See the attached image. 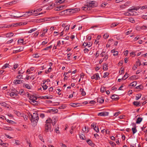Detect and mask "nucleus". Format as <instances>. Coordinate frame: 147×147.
Masks as SVG:
<instances>
[{
  "instance_id": "c85d7f7f",
  "label": "nucleus",
  "mask_w": 147,
  "mask_h": 147,
  "mask_svg": "<svg viewBox=\"0 0 147 147\" xmlns=\"http://www.w3.org/2000/svg\"><path fill=\"white\" fill-rule=\"evenodd\" d=\"M129 77V74L126 73L122 78H123V80H125Z\"/></svg>"
},
{
  "instance_id": "bf43d9fd",
  "label": "nucleus",
  "mask_w": 147,
  "mask_h": 147,
  "mask_svg": "<svg viewBox=\"0 0 147 147\" xmlns=\"http://www.w3.org/2000/svg\"><path fill=\"white\" fill-rule=\"evenodd\" d=\"M78 104L77 103H73L71 105V106L73 107H76L77 106Z\"/></svg>"
},
{
  "instance_id": "9d476101",
  "label": "nucleus",
  "mask_w": 147,
  "mask_h": 147,
  "mask_svg": "<svg viewBox=\"0 0 147 147\" xmlns=\"http://www.w3.org/2000/svg\"><path fill=\"white\" fill-rule=\"evenodd\" d=\"M0 104L1 106H3L4 107L7 108H9V105L5 102H3L1 103Z\"/></svg>"
},
{
  "instance_id": "69168bd1",
  "label": "nucleus",
  "mask_w": 147,
  "mask_h": 147,
  "mask_svg": "<svg viewBox=\"0 0 147 147\" xmlns=\"http://www.w3.org/2000/svg\"><path fill=\"white\" fill-rule=\"evenodd\" d=\"M89 50L87 48H85L84 49V51L85 53H86L88 52Z\"/></svg>"
},
{
  "instance_id": "1a4fd4ad",
  "label": "nucleus",
  "mask_w": 147,
  "mask_h": 147,
  "mask_svg": "<svg viewBox=\"0 0 147 147\" xmlns=\"http://www.w3.org/2000/svg\"><path fill=\"white\" fill-rule=\"evenodd\" d=\"M97 101L98 102L102 103L104 102V100L102 97H100L97 98Z\"/></svg>"
},
{
  "instance_id": "e2e57ef3",
  "label": "nucleus",
  "mask_w": 147,
  "mask_h": 147,
  "mask_svg": "<svg viewBox=\"0 0 147 147\" xmlns=\"http://www.w3.org/2000/svg\"><path fill=\"white\" fill-rule=\"evenodd\" d=\"M60 145L61 147H67L63 143H61L60 144Z\"/></svg>"
},
{
  "instance_id": "dca6fc26",
  "label": "nucleus",
  "mask_w": 147,
  "mask_h": 147,
  "mask_svg": "<svg viewBox=\"0 0 147 147\" xmlns=\"http://www.w3.org/2000/svg\"><path fill=\"white\" fill-rule=\"evenodd\" d=\"M21 82V80H14L13 83L15 84H20Z\"/></svg>"
},
{
  "instance_id": "0e129e2a",
  "label": "nucleus",
  "mask_w": 147,
  "mask_h": 147,
  "mask_svg": "<svg viewBox=\"0 0 147 147\" xmlns=\"http://www.w3.org/2000/svg\"><path fill=\"white\" fill-rule=\"evenodd\" d=\"M22 76L21 75H19L17 76L16 78L17 79H21L22 78Z\"/></svg>"
},
{
  "instance_id": "6e6d98bb",
  "label": "nucleus",
  "mask_w": 147,
  "mask_h": 147,
  "mask_svg": "<svg viewBox=\"0 0 147 147\" xmlns=\"http://www.w3.org/2000/svg\"><path fill=\"white\" fill-rule=\"evenodd\" d=\"M20 93L21 95H23L24 94V92L23 90H21L20 91Z\"/></svg>"
},
{
  "instance_id": "0eeeda50",
  "label": "nucleus",
  "mask_w": 147,
  "mask_h": 147,
  "mask_svg": "<svg viewBox=\"0 0 147 147\" xmlns=\"http://www.w3.org/2000/svg\"><path fill=\"white\" fill-rule=\"evenodd\" d=\"M66 7L64 5H59L57 7V9H56V11H59L61 10L65 9Z\"/></svg>"
},
{
  "instance_id": "4468645a",
  "label": "nucleus",
  "mask_w": 147,
  "mask_h": 147,
  "mask_svg": "<svg viewBox=\"0 0 147 147\" xmlns=\"http://www.w3.org/2000/svg\"><path fill=\"white\" fill-rule=\"evenodd\" d=\"M51 123H52L53 125H55L57 121V119L55 118H53L52 119H51Z\"/></svg>"
},
{
  "instance_id": "f704fd0d",
  "label": "nucleus",
  "mask_w": 147,
  "mask_h": 147,
  "mask_svg": "<svg viewBox=\"0 0 147 147\" xmlns=\"http://www.w3.org/2000/svg\"><path fill=\"white\" fill-rule=\"evenodd\" d=\"M87 142L88 143L90 146H92V144H93L92 142L90 140H88L87 141Z\"/></svg>"
},
{
  "instance_id": "864d4df0",
  "label": "nucleus",
  "mask_w": 147,
  "mask_h": 147,
  "mask_svg": "<svg viewBox=\"0 0 147 147\" xmlns=\"http://www.w3.org/2000/svg\"><path fill=\"white\" fill-rule=\"evenodd\" d=\"M147 8V5H145L141 7V9H146Z\"/></svg>"
},
{
  "instance_id": "2eb2a0df",
  "label": "nucleus",
  "mask_w": 147,
  "mask_h": 147,
  "mask_svg": "<svg viewBox=\"0 0 147 147\" xmlns=\"http://www.w3.org/2000/svg\"><path fill=\"white\" fill-rule=\"evenodd\" d=\"M139 9V8L138 7H132V8L130 9H128V11L130 12H132L133 10H137Z\"/></svg>"
},
{
  "instance_id": "7c9ffc66",
  "label": "nucleus",
  "mask_w": 147,
  "mask_h": 147,
  "mask_svg": "<svg viewBox=\"0 0 147 147\" xmlns=\"http://www.w3.org/2000/svg\"><path fill=\"white\" fill-rule=\"evenodd\" d=\"M94 130L97 133H98L99 131V129L98 126H95L94 127Z\"/></svg>"
},
{
  "instance_id": "ea45409f",
  "label": "nucleus",
  "mask_w": 147,
  "mask_h": 147,
  "mask_svg": "<svg viewBox=\"0 0 147 147\" xmlns=\"http://www.w3.org/2000/svg\"><path fill=\"white\" fill-rule=\"evenodd\" d=\"M109 36V34L108 33H106L105 34L103 35V37L105 39L108 38Z\"/></svg>"
},
{
  "instance_id": "37998d69",
  "label": "nucleus",
  "mask_w": 147,
  "mask_h": 147,
  "mask_svg": "<svg viewBox=\"0 0 147 147\" xmlns=\"http://www.w3.org/2000/svg\"><path fill=\"white\" fill-rule=\"evenodd\" d=\"M103 69L104 70H106L107 69V65L106 64H104L103 66Z\"/></svg>"
},
{
  "instance_id": "c756f323",
  "label": "nucleus",
  "mask_w": 147,
  "mask_h": 147,
  "mask_svg": "<svg viewBox=\"0 0 147 147\" xmlns=\"http://www.w3.org/2000/svg\"><path fill=\"white\" fill-rule=\"evenodd\" d=\"M56 3L61 4V3L64 2L65 0H55Z\"/></svg>"
},
{
  "instance_id": "393cba45",
  "label": "nucleus",
  "mask_w": 147,
  "mask_h": 147,
  "mask_svg": "<svg viewBox=\"0 0 147 147\" xmlns=\"http://www.w3.org/2000/svg\"><path fill=\"white\" fill-rule=\"evenodd\" d=\"M17 94L13 92H11L10 93V96L13 97L15 98L17 96Z\"/></svg>"
},
{
  "instance_id": "cd10ccee",
  "label": "nucleus",
  "mask_w": 147,
  "mask_h": 147,
  "mask_svg": "<svg viewBox=\"0 0 147 147\" xmlns=\"http://www.w3.org/2000/svg\"><path fill=\"white\" fill-rule=\"evenodd\" d=\"M25 85V86L26 88L28 89H31V86L29 84H24V85Z\"/></svg>"
},
{
  "instance_id": "b1692460",
  "label": "nucleus",
  "mask_w": 147,
  "mask_h": 147,
  "mask_svg": "<svg viewBox=\"0 0 147 147\" xmlns=\"http://www.w3.org/2000/svg\"><path fill=\"white\" fill-rule=\"evenodd\" d=\"M133 104L137 107H138L140 106V103L139 102L137 101H134L133 102Z\"/></svg>"
},
{
  "instance_id": "412c9836",
  "label": "nucleus",
  "mask_w": 147,
  "mask_h": 147,
  "mask_svg": "<svg viewBox=\"0 0 147 147\" xmlns=\"http://www.w3.org/2000/svg\"><path fill=\"white\" fill-rule=\"evenodd\" d=\"M79 10V9L78 8H76L74 9H72L71 11H69L70 12H72L73 13H75L77 11H78Z\"/></svg>"
},
{
  "instance_id": "aec40b11",
  "label": "nucleus",
  "mask_w": 147,
  "mask_h": 147,
  "mask_svg": "<svg viewBox=\"0 0 147 147\" xmlns=\"http://www.w3.org/2000/svg\"><path fill=\"white\" fill-rule=\"evenodd\" d=\"M119 23H114L111 24V28H114L117 26L119 24Z\"/></svg>"
},
{
  "instance_id": "5701e85b",
  "label": "nucleus",
  "mask_w": 147,
  "mask_h": 147,
  "mask_svg": "<svg viewBox=\"0 0 147 147\" xmlns=\"http://www.w3.org/2000/svg\"><path fill=\"white\" fill-rule=\"evenodd\" d=\"M52 47V45H51L45 48L44 49H42V50H43V51L48 50L49 49H51Z\"/></svg>"
},
{
  "instance_id": "9b49d317",
  "label": "nucleus",
  "mask_w": 147,
  "mask_h": 147,
  "mask_svg": "<svg viewBox=\"0 0 147 147\" xmlns=\"http://www.w3.org/2000/svg\"><path fill=\"white\" fill-rule=\"evenodd\" d=\"M3 129L5 130L9 131H13V130L12 127L7 126H4L3 127Z\"/></svg>"
},
{
  "instance_id": "a19ab883",
  "label": "nucleus",
  "mask_w": 147,
  "mask_h": 147,
  "mask_svg": "<svg viewBox=\"0 0 147 147\" xmlns=\"http://www.w3.org/2000/svg\"><path fill=\"white\" fill-rule=\"evenodd\" d=\"M69 9H67L65 10H63L61 12V13L62 15L65 14V13H66L67 11H69Z\"/></svg>"
},
{
  "instance_id": "680f3d73",
  "label": "nucleus",
  "mask_w": 147,
  "mask_h": 147,
  "mask_svg": "<svg viewBox=\"0 0 147 147\" xmlns=\"http://www.w3.org/2000/svg\"><path fill=\"white\" fill-rule=\"evenodd\" d=\"M65 107L64 105H62L59 107L58 108L59 109H64Z\"/></svg>"
},
{
  "instance_id": "6ab92c4d",
  "label": "nucleus",
  "mask_w": 147,
  "mask_h": 147,
  "mask_svg": "<svg viewBox=\"0 0 147 147\" xmlns=\"http://www.w3.org/2000/svg\"><path fill=\"white\" fill-rule=\"evenodd\" d=\"M117 96L115 95H113L111 96V98L115 100H117L119 99V98L117 97Z\"/></svg>"
},
{
  "instance_id": "2f4dec72",
  "label": "nucleus",
  "mask_w": 147,
  "mask_h": 147,
  "mask_svg": "<svg viewBox=\"0 0 147 147\" xmlns=\"http://www.w3.org/2000/svg\"><path fill=\"white\" fill-rule=\"evenodd\" d=\"M141 94H138L136 97V100H138L141 97Z\"/></svg>"
},
{
  "instance_id": "774afa93",
  "label": "nucleus",
  "mask_w": 147,
  "mask_h": 147,
  "mask_svg": "<svg viewBox=\"0 0 147 147\" xmlns=\"http://www.w3.org/2000/svg\"><path fill=\"white\" fill-rule=\"evenodd\" d=\"M18 64H15L13 66V68L14 69H16L18 67Z\"/></svg>"
},
{
  "instance_id": "a18cd8bd",
  "label": "nucleus",
  "mask_w": 147,
  "mask_h": 147,
  "mask_svg": "<svg viewBox=\"0 0 147 147\" xmlns=\"http://www.w3.org/2000/svg\"><path fill=\"white\" fill-rule=\"evenodd\" d=\"M42 10V9L41 8H39L38 9H37L36 10H35L33 12H40Z\"/></svg>"
},
{
  "instance_id": "a878e982",
  "label": "nucleus",
  "mask_w": 147,
  "mask_h": 147,
  "mask_svg": "<svg viewBox=\"0 0 147 147\" xmlns=\"http://www.w3.org/2000/svg\"><path fill=\"white\" fill-rule=\"evenodd\" d=\"M82 131L86 133H87L88 132V128H87L85 126L84 127V129H82Z\"/></svg>"
},
{
  "instance_id": "49530a36",
  "label": "nucleus",
  "mask_w": 147,
  "mask_h": 147,
  "mask_svg": "<svg viewBox=\"0 0 147 147\" xmlns=\"http://www.w3.org/2000/svg\"><path fill=\"white\" fill-rule=\"evenodd\" d=\"M143 87L142 85H140L136 87V88L137 89H143Z\"/></svg>"
},
{
  "instance_id": "79ce46f5",
  "label": "nucleus",
  "mask_w": 147,
  "mask_h": 147,
  "mask_svg": "<svg viewBox=\"0 0 147 147\" xmlns=\"http://www.w3.org/2000/svg\"><path fill=\"white\" fill-rule=\"evenodd\" d=\"M69 26L70 25H67L64 28L65 30V31H67L68 30L69 28Z\"/></svg>"
},
{
  "instance_id": "4c0bfd02",
  "label": "nucleus",
  "mask_w": 147,
  "mask_h": 147,
  "mask_svg": "<svg viewBox=\"0 0 147 147\" xmlns=\"http://www.w3.org/2000/svg\"><path fill=\"white\" fill-rule=\"evenodd\" d=\"M59 127L57 126V127L55 129V131L57 134H59L60 133L59 131Z\"/></svg>"
},
{
  "instance_id": "5fc2aeb1",
  "label": "nucleus",
  "mask_w": 147,
  "mask_h": 147,
  "mask_svg": "<svg viewBox=\"0 0 147 147\" xmlns=\"http://www.w3.org/2000/svg\"><path fill=\"white\" fill-rule=\"evenodd\" d=\"M106 54L105 53V52L103 51L100 54V55L102 57H103L104 56H105V55Z\"/></svg>"
},
{
  "instance_id": "473e14b6",
  "label": "nucleus",
  "mask_w": 147,
  "mask_h": 147,
  "mask_svg": "<svg viewBox=\"0 0 147 147\" xmlns=\"http://www.w3.org/2000/svg\"><path fill=\"white\" fill-rule=\"evenodd\" d=\"M46 98L48 99H51L53 98V96L52 95H50L49 96H45Z\"/></svg>"
},
{
  "instance_id": "a211bd4d",
  "label": "nucleus",
  "mask_w": 147,
  "mask_h": 147,
  "mask_svg": "<svg viewBox=\"0 0 147 147\" xmlns=\"http://www.w3.org/2000/svg\"><path fill=\"white\" fill-rule=\"evenodd\" d=\"M142 118L140 117H138L137 119L136 123L137 124L140 123L142 121Z\"/></svg>"
},
{
  "instance_id": "f3484780",
  "label": "nucleus",
  "mask_w": 147,
  "mask_h": 147,
  "mask_svg": "<svg viewBox=\"0 0 147 147\" xmlns=\"http://www.w3.org/2000/svg\"><path fill=\"white\" fill-rule=\"evenodd\" d=\"M80 91L81 92V94L83 96H84L86 95V92L84 91V90L83 88H81L80 89Z\"/></svg>"
},
{
  "instance_id": "e433bc0d",
  "label": "nucleus",
  "mask_w": 147,
  "mask_h": 147,
  "mask_svg": "<svg viewBox=\"0 0 147 147\" xmlns=\"http://www.w3.org/2000/svg\"><path fill=\"white\" fill-rule=\"evenodd\" d=\"M18 42L19 43H22L23 44L24 43V39H20L18 40Z\"/></svg>"
},
{
  "instance_id": "338daca9",
  "label": "nucleus",
  "mask_w": 147,
  "mask_h": 147,
  "mask_svg": "<svg viewBox=\"0 0 147 147\" xmlns=\"http://www.w3.org/2000/svg\"><path fill=\"white\" fill-rule=\"evenodd\" d=\"M137 67V65H134V67H132V69L134 70H135Z\"/></svg>"
},
{
  "instance_id": "f03ea898",
  "label": "nucleus",
  "mask_w": 147,
  "mask_h": 147,
  "mask_svg": "<svg viewBox=\"0 0 147 147\" xmlns=\"http://www.w3.org/2000/svg\"><path fill=\"white\" fill-rule=\"evenodd\" d=\"M51 121L50 118L48 119L46 121L45 126V131L46 132H51L52 130L51 129Z\"/></svg>"
},
{
  "instance_id": "72a5a7b5",
  "label": "nucleus",
  "mask_w": 147,
  "mask_h": 147,
  "mask_svg": "<svg viewBox=\"0 0 147 147\" xmlns=\"http://www.w3.org/2000/svg\"><path fill=\"white\" fill-rule=\"evenodd\" d=\"M8 65L9 64L7 63H6L2 67V69H5L6 68L8 67Z\"/></svg>"
},
{
  "instance_id": "c9c22d12",
  "label": "nucleus",
  "mask_w": 147,
  "mask_h": 147,
  "mask_svg": "<svg viewBox=\"0 0 147 147\" xmlns=\"http://www.w3.org/2000/svg\"><path fill=\"white\" fill-rule=\"evenodd\" d=\"M79 136L80 138L83 140H84L85 138V136L83 134L80 135Z\"/></svg>"
},
{
  "instance_id": "4be33fe9",
  "label": "nucleus",
  "mask_w": 147,
  "mask_h": 147,
  "mask_svg": "<svg viewBox=\"0 0 147 147\" xmlns=\"http://www.w3.org/2000/svg\"><path fill=\"white\" fill-rule=\"evenodd\" d=\"M42 85L44 90H45L47 88V86L45 84V82L42 83Z\"/></svg>"
},
{
  "instance_id": "4d7b16f0",
  "label": "nucleus",
  "mask_w": 147,
  "mask_h": 147,
  "mask_svg": "<svg viewBox=\"0 0 147 147\" xmlns=\"http://www.w3.org/2000/svg\"><path fill=\"white\" fill-rule=\"evenodd\" d=\"M140 39V37L139 36H137L136 37H135L134 40V41H136L139 39Z\"/></svg>"
},
{
  "instance_id": "39448f33",
  "label": "nucleus",
  "mask_w": 147,
  "mask_h": 147,
  "mask_svg": "<svg viewBox=\"0 0 147 147\" xmlns=\"http://www.w3.org/2000/svg\"><path fill=\"white\" fill-rule=\"evenodd\" d=\"M109 112L106 111H103L101 112L98 113V116H106L108 115Z\"/></svg>"
},
{
  "instance_id": "8fccbe9b",
  "label": "nucleus",
  "mask_w": 147,
  "mask_h": 147,
  "mask_svg": "<svg viewBox=\"0 0 147 147\" xmlns=\"http://www.w3.org/2000/svg\"><path fill=\"white\" fill-rule=\"evenodd\" d=\"M120 113V111L117 112L115 113L114 114V116L117 117L118 115Z\"/></svg>"
},
{
  "instance_id": "de8ad7c7",
  "label": "nucleus",
  "mask_w": 147,
  "mask_h": 147,
  "mask_svg": "<svg viewBox=\"0 0 147 147\" xmlns=\"http://www.w3.org/2000/svg\"><path fill=\"white\" fill-rule=\"evenodd\" d=\"M141 61L140 60L138 59V61L136 62V63L137 64V65H138L140 66L141 65Z\"/></svg>"
},
{
  "instance_id": "423d86ee",
  "label": "nucleus",
  "mask_w": 147,
  "mask_h": 147,
  "mask_svg": "<svg viewBox=\"0 0 147 147\" xmlns=\"http://www.w3.org/2000/svg\"><path fill=\"white\" fill-rule=\"evenodd\" d=\"M91 78L92 79H95L96 80L100 79L99 74L98 73H96L94 74L91 77Z\"/></svg>"
},
{
  "instance_id": "3c124183",
  "label": "nucleus",
  "mask_w": 147,
  "mask_h": 147,
  "mask_svg": "<svg viewBox=\"0 0 147 147\" xmlns=\"http://www.w3.org/2000/svg\"><path fill=\"white\" fill-rule=\"evenodd\" d=\"M142 18L145 20H147V15H143L142 16Z\"/></svg>"
},
{
  "instance_id": "603ef678",
  "label": "nucleus",
  "mask_w": 147,
  "mask_h": 147,
  "mask_svg": "<svg viewBox=\"0 0 147 147\" xmlns=\"http://www.w3.org/2000/svg\"><path fill=\"white\" fill-rule=\"evenodd\" d=\"M33 57L34 58H38L39 57V56L37 54H35L33 55Z\"/></svg>"
},
{
  "instance_id": "20e7f679",
  "label": "nucleus",
  "mask_w": 147,
  "mask_h": 147,
  "mask_svg": "<svg viewBox=\"0 0 147 147\" xmlns=\"http://www.w3.org/2000/svg\"><path fill=\"white\" fill-rule=\"evenodd\" d=\"M31 121L32 122H35L37 123L39 119L38 115L37 113H34L32 115H31Z\"/></svg>"
},
{
  "instance_id": "052dcab7",
  "label": "nucleus",
  "mask_w": 147,
  "mask_h": 147,
  "mask_svg": "<svg viewBox=\"0 0 147 147\" xmlns=\"http://www.w3.org/2000/svg\"><path fill=\"white\" fill-rule=\"evenodd\" d=\"M109 75V73L108 72H106L104 74L103 77L104 78H105L107 76Z\"/></svg>"
},
{
  "instance_id": "f257e3e1",
  "label": "nucleus",
  "mask_w": 147,
  "mask_h": 147,
  "mask_svg": "<svg viewBox=\"0 0 147 147\" xmlns=\"http://www.w3.org/2000/svg\"><path fill=\"white\" fill-rule=\"evenodd\" d=\"M97 6L96 2L95 1H92L89 2L86 5H85L82 7V9L85 11H88L90 10L92 7H96Z\"/></svg>"
},
{
  "instance_id": "bb28decb",
  "label": "nucleus",
  "mask_w": 147,
  "mask_h": 147,
  "mask_svg": "<svg viewBox=\"0 0 147 147\" xmlns=\"http://www.w3.org/2000/svg\"><path fill=\"white\" fill-rule=\"evenodd\" d=\"M137 84L136 81H134L130 84V86H135Z\"/></svg>"
},
{
  "instance_id": "6e6552de",
  "label": "nucleus",
  "mask_w": 147,
  "mask_h": 147,
  "mask_svg": "<svg viewBox=\"0 0 147 147\" xmlns=\"http://www.w3.org/2000/svg\"><path fill=\"white\" fill-rule=\"evenodd\" d=\"M133 125L134 127L132 128V130L133 132V134H134L136 132L137 130L136 129V124L134 123H133Z\"/></svg>"
},
{
  "instance_id": "13d9d810",
  "label": "nucleus",
  "mask_w": 147,
  "mask_h": 147,
  "mask_svg": "<svg viewBox=\"0 0 147 147\" xmlns=\"http://www.w3.org/2000/svg\"><path fill=\"white\" fill-rule=\"evenodd\" d=\"M118 52L117 51H115V52H114V53L113 54V55L114 56H117L118 55Z\"/></svg>"
},
{
  "instance_id": "09e8293b",
  "label": "nucleus",
  "mask_w": 147,
  "mask_h": 147,
  "mask_svg": "<svg viewBox=\"0 0 147 147\" xmlns=\"http://www.w3.org/2000/svg\"><path fill=\"white\" fill-rule=\"evenodd\" d=\"M129 21L132 23H134L135 22L134 20L132 18H131L129 19Z\"/></svg>"
},
{
  "instance_id": "ddd939ff",
  "label": "nucleus",
  "mask_w": 147,
  "mask_h": 147,
  "mask_svg": "<svg viewBox=\"0 0 147 147\" xmlns=\"http://www.w3.org/2000/svg\"><path fill=\"white\" fill-rule=\"evenodd\" d=\"M14 34L12 32L8 33L6 34V37L10 38L13 36Z\"/></svg>"
},
{
  "instance_id": "c03bdc74",
  "label": "nucleus",
  "mask_w": 147,
  "mask_h": 147,
  "mask_svg": "<svg viewBox=\"0 0 147 147\" xmlns=\"http://www.w3.org/2000/svg\"><path fill=\"white\" fill-rule=\"evenodd\" d=\"M109 57V55L108 54H106L105 56L103 58V59L105 60H106Z\"/></svg>"
},
{
  "instance_id": "f8f14e48",
  "label": "nucleus",
  "mask_w": 147,
  "mask_h": 147,
  "mask_svg": "<svg viewBox=\"0 0 147 147\" xmlns=\"http://www.w3.org/2000/svg\"><path fill=\"white\" fill-rule=\"evenodd\" d=\"M138 78H139V77L138 76L134 75V76H132L130 77L129 78V80H136V79H138Z\"/></svg>"
},
{
  "instance_id": "58836bf2",
  "label": "nucleus",
  "mask_w": 147,
  "mask_h": 147,
  "mask_svg": "<svg viewBox=\"0 0 147 147\" xmlns=\"http://www.w3.org/2000/svg\"><path fill=\"white\" fill-rule=\"evenodd\" d=\"M36 30H37V29L36 28H32V29H31L29 31L28 33H31L34 31H35Z\"/></svg>"
},
{
  "instance_id": "7ed1b4c3",
  "label": "nucleus",
  "mask_w": 147,
  "mask_h": 147,
  "mask_svg": "<svg viewBox=\"0 0 147 147\" xmlns=\"http://www.w3.org/2000/svg\"><path fill=\"white\" fill-rule=\"evenodd\" d=\"M28 96L29 99V102L33 105H35L37 104V102L36 101L37 98L36 95L34 94L33 95L28 94Z\"/></svg>"
}]
</instances>
